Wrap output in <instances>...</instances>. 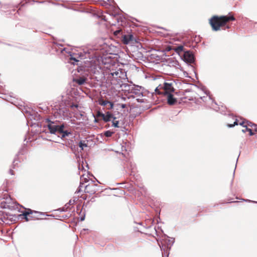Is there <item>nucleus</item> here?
Masks as SVG:
<instances>
[{
	"mask_svg": "<svg viewBox=\"0 0 257 257\" xmlns=\"http://www.w3.org/2000/svg\"><path fill=\"white\" fill-rule=\"evenodd\" d=\"M106 81L112 85H121L123 80L127 79L126 73L124 70L120 68L117 69H112L105 73Z\"/></svg>",
	"mask_w": 257,
	"mask_h": 257,
	"instance_id": "1",
	"label": "nucleus"
},
{
	"mask_svg": "<svg viewBox=\"0 0 257 257\" xmlns=\"http://www.w3.org/2000/svg\"><path fill=\"white\" fill-rule=\"evenodd\" d=\"M234 20L235 18L233 16H222L221 17L214 16L210 19L209 23L212 30L214 31H217L220 30L221 27L224 26L228 22Z\"/></svg>",
	"mask_w": 257,
	"mask_h": 257,
	"instance_id": "2",
	"label": "nucleus"
},
{
	"mask_svg": "<svg viewBox=\"0 0 257 257\" xmlns=\"http://www.w3.org/2000/svg\"><path fill=\"white\" fill-rule=\"evenodd\" d=\"M48 124L47 127L49 132L51 134H61V138L69 136L71 133L68 131H64L65 125L64 123L58 125L56 122L51 121L49 119H47Z\"/></svg>",
	"mask_w": 257,
	"mask_h": 257,
	"instance_id": "3",
	"label": "nucleus"
},
{
	"mask_svg": "<svg viewBox=\"0 0 257 257\" xmlns=\"http://www.w3.org/2000/svg\"><path fill=\"white\" fill-rule=\"evenodd\" d=\"M84 175L81 177V182L80 183L79 186L77 189L76 192L77 193L81 191V188L84 187V192L85 193H89L90 194H94L95 192L99 190V186L94 183V182L92 180L88 184L84 185V182L86 183L88 182V180L87 178H82Z\"/></svg>",
	"mask_w": 257,
	"mask_h": 257,
	"instance_id": "4",
	"label": "nucleus"
},
{
	"mask_svg": "<svg viewBox=\"0 0 257 257\" xmlns=\"http://www.w3.org/2000/svg\"><path fill=\"white\" fill-rule=\"evenodd\" d=\"M22 213L18 216L21 218L25 219L26 221H29L30 219H42L45 216V214L42 212L34 210H28V211H25Z\"/></svg>",
	"mask_w": 257,
	"mask_h": 257,
	"instance_id": "5",
	"label": "nucleus"
},
{
	"mask_svg": "<svg viewBox=\"0 0 257 257\" xmlns=\"http://www.w3.org/2000/svg\"><path fill=\"white\" fill-rule=\"evenodd\" d=\"M19 207L24 209H28L17 202H14L10 197L6 198L1 203V208L2 209H19Z\"/></svg>",
	"mask_w": 257,
	"mask_h": 257,
	"instance_id": "6",
	"label": "nucleus"
},
{
	"mask_svg": "<svg viewBox=\"0 0 257 257\" xmlns=\"http://www.w3.org/2000/svg\"><path fill=\"white\" fill-rule=\"evenodd\" d=\"M142 87L141 86H137L132 89L131 93L134 98H136V100L139 102H145V99L141 98L143 97V93L142 91Z\"/></svg>",
	"mask_w": 257,
	"mask_h": 257,
	"instance_id": "7",
	"label": "nucleus"
},
{
	"mask_svg": "<svg viewBox=\"0 0 257 257\" xmlns=\"http://www.w3.org/2000/svg\"><path fill=\"white\" fill-rule=\"evenodd\" d=\"M182 59L187 64H192L195 62L194 55L193 53L190 51L184 52Z\"/></svg>",
	"mask_w": 257,
	"mask_h": 257,
	"instance_id": "8",
	"label": "nucleus"
},
{
	"mask_svg": "<svg viewBox=\"0 0 257 257\" xmlns=\"http://www.w3.org/2000/svg\"><path fill=\"white\" fill-rule=\"evenodd\" d=\"M97 115L99 117H102V119L105 122H108L110 121V119L111 118H113L114 119H116V117H114L113 114L109 111H107L105 114L103 113L102 112L98 111Z\"/></svg>",
	"mask_w": 257,
	"mask_h": 257,
	"instance_id": "9",
	"label": "nucleus"
},
{
	"mask_svg": "<svg viewBox=\"0 0 257 257\" xmlns=\"http://www.w3.org/2000/svg\"><path fill=\"white\" fill-rule=\"evenodd\" d=\"M174 91V88L171 83L165 82L163 86V90L162 94L167 95Z\"/></svg>",
	"mask_w": 257,
	"mask_h": 257,
	"instance_id": "10",
	"label": "nucleus"
},
{
	"mask_svg": "<svg viewBox=\"0 0 257 257\" xmlns=\"http://www.w3.org/2000/svg\"><path fill=\"white\" fill-rule=\"evenodd\" d=\"M25 152V148L24 147L21 148L18 153L16 154V157L13 162V169H15L16 167L18 166V163L20 162V161L18 160V156L20 155H24Z\"/></svg>",
	"mask_w": 257,
	"mask_h": 257,
	"instance_id": "11",
	"label": "nucleus"
},
{
	"mask_svg": "<svg viewBox=\"0 0 257 257\" xmlns=\"http://www.w3.org/2000/svg\"><path fill=\"white\" fill-rule=\"evenodd\" d=\"M166 64L169 67L178 68L179 62L174 58H169L166 60Z\"/></svg>",
	"mask_w": 257,
	"mask_h": 257,
	"instance_id": "12",
	"label": "nucleus"
},
{
	"mask_svg": "<svg viewBox=\"0 0 257 257\" xmlns=\"http://www.w3.org/2000/svg\"><path fill=\"white\" fill-rule=\"evenodd\" d=\"M167 96V102L169 105H174L177 103V99L175 98L172 93L166 95Z\"/></svg>",
	"mask_w": 257,
	"mask_h": 257,
	"instance_id": "13",
	"label": "nucleus"
},
{
	"mask_svg": "<svg viewBox=\"0 0 257 257\" xmlns=\"http://www.w3.org/2000/svg\"><path fill=\"white\" fill-rule=\"evenodd\" d=\"M134 36L132 34L128 35H124L122 36V41L124 44H127L130 41L134 40Z\"/></svg>",
	"mask_w": 257,
	"mask_h": 257,
	"instance_id": "14",
	"label": "nucleus"
},
{
	"mask_svg": "<svg viewBox=\"0 0 257 257\" xmlns=\"http://www.w3.org/2000/svg\"><path fill=\"white\" fill-rule=\"evenodd\" d=\"M99 104L101 106H106L107 104H109L107 109H111L113 108V104L112 102L107 100H103L100 99L99 100Z\"/></svg>",
	"mask_w": 257,
	"mask_h": 257,
	"instance_id": "15",
	"label": "nucleus"
},
{
	"mask_svg": "<svg viewBox=\"0 0 257 257\" xmlns=\"http://www.w3.org/2000/svg\"><path fill=\"white\" fill-rule=\"evenodd\" d=\"M86 80V78L84 77H79L73 79V81L79 85L84 84Z\"/></svg>",
	"mask_w": 257,
	"mask_h": 257,
	"instance_id": "16",
	"label": "nucleus"
},
{
	"mask_svg": "<svg viewBox=\"0 0 257 257\" xmlns=\"http://www.w3.org/2000/svg\"><path fill=\"white\" fill-rule=\"evenodd\" d=\"M243 127H245V130H242V132L243 133H245L246 132L249 133V136H253L254 135V133L252 132V131L251 129L248 128L247 125H243Z\"/></svg>",
	"mask_w": 257,
	"mask_h": 257,
	"instance_id": "17",
	"label": "nucleus"
},
{
	"mask_svg": "<svg viewBox=\"0 0 257 257\" xmlns=\"http://www.w3.org/2000/svg\"><path fill=\"white\" fill-rule=\"evenodd\" d=\"M7 218L8 217L4 214V212L2 210H0V220L3 222H5Z\"/></svg>",
	"mask_w": 257,
	"mask_h": 257,
	"instance_id": "18",
	"label": "nucleus"
},
{
	"mask_svg": "<svg viewBox=\"0 0 257 257\" xmlns=\"http://www.w3.org/2000/svg\"><path fill=\"white\" fill-rule=\"evenodd\" d=\"M175 51L178 53V54H180V53L181 52H182L184 50V47L182 45H180V46H177L176 48H175Z\"/></svg>",
	"mask_w": 257,
	"mask_h": 257,
	"instance_id": "19",
	"label": "nucleus"
},
{
	"mask_svg": "<svg viewBox=\"0 0 257 257\" xmlns=\"http://www.w3.org/2000/svg\"><path fill=\"white\" fill-rule=\"evenodd\" d=\"M87 146V145L84 142L81 141L79 143V147L81 148L82 150H83L84 147H86Z\"/></svg>",
	"mask_w": 257,
	"mask_h": 257,
	"instance_id": "20",
	"label": "nucleus"
},
{
	"mask_svg": "<svg viewBox=\"0 0 257 257\" xmlns=\"http://www.w3.org/2000/svg\"><path fill=\"white\" fill-rule=\"evenodd\" d=\"M113 134V132L110 131H106L104 132V135L107 138L110 137Z\"/></svg>",
	"mask_w": 257,
	"mask_h": 257,
	"instance_id": "21",
	"label": "nucleus"
},
{
	"mask_svg": "<svg viewBox=\"0 0 257 257\" xmlns=\"http://www.w3.org/2000/svg\"><path fill=\"white\" fill-rule=\"evenodd\" d=\"M247 124L248 126H249L250 127H254V130L255 132H257V125L250 122V121H247Z\"/></svg>",
	"mask_w": 257,
	"mask_h": 257,
	"instance_id": "22",
	"label": "nucleus"
},
{
	"mask_svg": "<svg viewBox=\"0 0 257 257\" xmlns=\"http://www.w3.org/2000/svg\"><path fill=\"white\" fill-rule=\"evenodd\" d=\"M74 202H75L74 200H70L69 202L65 205V207L59 208V209H68L69 206H68V204L70 205L73 204L74 203Z\"/></svg>",
	"mask_w": 257,
	"mask_h": 257,
	"instance_id": "23",
	"label": "nucleus"
},
{
	"mask_svg": "<svg viewBox=\"0 0 257 257\" xmlns=\"http://www.w3.org/2000/svg\"><path fill=\"white\" fill-rule=\"evenodd\" d=\"M110 15L115 18L116 20L117 21V22H119V20L121 19L120 18H118V14L116 13H112L111 14H110Z\"/></svg>",
	"mask_w": 257,
	"mask_h": 257,
	"instance_id": "24",
	"label": "nucleus"
},
{
	"mask_svg": "<svg viewBox=\"0 0 257 257\" xmlns=\"http://www.w3.org/2000/svg\"><path fill=\"white\" fill-rule=\"evenodd\" d=\"M118 124L119 121L113 119L112 125L114 127H119Z\"/></svg>",
	"mask_w": 257,
	"mask_h": 257,
	"instance_id": "25",
	"label": "nucleus"
},
{
	"mask_svg": "<svg viewBox=\"0 0 257 257\" xmlns=\"http://www.w3.org/2000/svg\"><path fill=\"white\" fill-rule=\"evenodd\" d=\"M237 124H238V120L237 119H236L233 124H227V126L228 127H233V126H234L235 125H237Z\"/></svg>",
	"mask_w": 257,
	"mask_h": 257,
	"instance_id": "26",
	"label": "nucleus"
},
{
	"mask_svg": "<svg viewBox=\"0 0 257 257\" xmlns=\"http://www.w3.org/2000/svg\"><path fill=\"white\" fill-rule=\"evenodd\" d=\"M138 108H135L133 109V111L134 112H137V114H135V115L134 116V117H135L137 115L140 114L141 112V111L139 110V111H137V110H138Z\"/></svg>",
	"mask_w": 257,
	"mask_h": 257,
	"instance_id": "27",
	"label": "nucleus"
},
{
	"mask_svg": "<svg viewBox=\"0 0 257 257\" xmlns=\"http://www.w3.org/2000/svg\"><path fill=\"white\" fill-rule=\"evenodd\" d=\"M64 113H65V110L64 109H60L59 110V114H60L61 117L62 116L61 115H62L63 116H64Z\"/></svg>",
	"mask_w": 257,
	"mask_h": 257,
	"instance_id": "28",
	"label": "nucleus"
},
{
	"mask_svg": "<svg viewBox=\"0 0 257 257\" xmlns=\"http://www.w3.org/2000/svg\"><path fill=\"white\" fill-rule=\"evenodd\" d=\"M73 107L78 108V105L77 104H72L70 105V108H73Z\"/></svg>",
	"mask_w": 257,
	"mask_h": 257,
	"instance_id": "29",
	"label": "nucleus"
},
{
	"mask_svg": "<svg viewBox=\"0 0 257 257\" xmlns=\"http://www.w3.org/2000/svg\"><path fill=\"white\" fill-rule=\"evenodd\" d=\"M120 32H121V30H116V31H115L114 32V35L117 36V35H118Z\"/></svg>",
	"mask_w": 257,
	"mask_h": 257,
	"instance_id": "30",
	"label": "nucleus"
},
{
	"mask_svg": "<svg viewBox=\"0 0 257 257\" xmlns=\"http://www.w3.org/2000/svg\"><path fill=\"white\" fill-rule=\"evenodd\" d=\"M155 91L156 93L162 94V92H161L159 91L158 87L156 88V89H155Z\"/></svg>",
	"mask_w": 257,
	"mask_h": 257,
	"instance_id": "31",
	"label": "nucleus"
},
{
	"mask_svg": "<svg viewBox=\"0 0 257 257\" xmlns=\"http://www.w3.org/2000/svg\"><path fill=\"white\" fill-rule=\"evenodd\" d=\"M119 105L122 108H124L126 107L125 104L122 103V104H120Z\"/></svg>",
	"mask_w": 257,
	"mask_h": 257,
	"instance_id": "32",
	"label": "nucleus"
},
{
	"mask_svg": "<svg viewBox=\"0 0 257 257\" xmlns=\"http://www.w3.org/2000/svg\"><path fill=\"white\" fill-rule=\"evenodd\" d=\"M70 59L74 60L76 62L78 61V60H77L75 58L73 57L72 56H71Z\"/></svg>",
	"mask_w": 257,
	"mask_h": 257,
	"instance_id": "33",
	"label": "nucleus"
},
{
	"mask_svg": "<svg viewBox=\"0 0 257 257\" xmlns=\"http://www.w3.org/2000/svg\"><path fill=\"white\" fill-rule=\"evenodd\" d=\"M9 172L12 175H14V171H13V170L12 169H10V170H9Z\"/></svg>",
	"mask_w": 257,
	"mask_h": 257,
	"instance_id": "34",
	"label": "nucleus"
},
{
	"mask_svg": "<svg viewBox=\"0 0 257 257\" xmlns=\"http://www.w3.org/2000/svg\"><path fill=\"white\" fill-rule=\"evenodd\" d=\"M78 169L79 170H83L84 169V167L83 166V165H82L81 167L80 166V165H79V167H78Z\"/></svg>",
	"mask_w": 257,
	"mask_h": 257,
	"instance_id": "35",
	"label": "nucleus"
},
{
	"mask_svg": "<svg viewBox=\"0 0 257 257\" xmlns=\"http://www.w3.org/2000/svg\"><path fill=\"white\" fill-rule=\"evenodd\" d=\"M207 97H205V96H203V97H201L200 98L203 101H205V99Z\"/></svg>",
	"mask_w": 257,
	"mask_h": 257,
	"instance_id": "36",
	"label": "nucleus"
},
{
	"mask_svg": "<svg viewBox=\"0 0 257 257\" xmlns=\"http://www.w3.org/2000/svg\"><path fill=\"white\" fill-rule=\"evenodd\" d=\"M245 201H248V202H252L253 203H257V202H255V201H252L250 200H246Z\"/></svg>",
	"mask_w": 257,
	"mask_h": 257,
	"instance_id": "37",
	"label": "nucleus"
},
{
	"mask_svg": "<svg viewBox=\"0 0 257 257\" xmlns=\"http://www.w3.org/2000/svg\"><path fill=\"white\" fill-rule=\"evenodd\" d=\"M244 122L242 121V122L239 123V125H240L243 126V125H244Z\"/></svg>",
	"mask_w": 257,
	"mask_h": 257,
	"instance_id": "38",
	"label": "nucleus"
},
{
	"mask_svg": "<svg viewBox=\"0 0 257 257\" xmlns=\"http://www.w3.org/2000/svg\"><path fill=\"white\" fill-rule=\"evenodd\" d=\"M84 220V216L81 217L80 220L83 221Z\"/></svg>",
	"mask_w": 257,
	"mask_h": 257,
	"instance_id": "39",
	"label": "nucleus"
},
{
	"mask_svg": "<svg viewBox=\"0 0 257 257\" xmlns=\"http://www.w3.org/2000/svg\"><path fill=\"white\" fill-rule=\"evenodd\" d=\"M189 66H190L191 68H193V66H192V65H190Z\"/></svg>",
	"mask_w": 257,
	"mask_h": 257,
	"instance_id": "40",
	"label": "nucleus"
},
{
	"mask_svg": "<svg viewBox=\"0 0 257 257\" xmlns=\"http://www.w3.org/2000/svg\"><path fill=\"white\" fill-rule=\"evenodd\" d=\"M61 211H64L65 210L64 209H63V210H60Z\"/></svg>",
	"mask_w": 257,
	"mask_h": 257,
	"instance_id": "41",
	"label": "nucleus"
},
{
	"mask_svg": "<svg viewBox=\"0 0 257 257\" xmlns=\"http://www.w3.org/2000/svg\"><path fill=\"white\" fill-rule=\"evenodd\" d=\"M86 167H87V168H88V164H87V163H86Z\"/></svg>",
	"mask_w": 257,
	"mask_h": 257,
	"instance_id": "42",
	"label": "nucleus"
},
{
	"mask_svg": "<svg viewBox=\"0 0 257 257\" xmlns=\"http://www.w3.org/2000/svg\"><path fill=\"white\" fill-rule=\"evenodd\" d=\"M227 29H229V26H227Z\"/></svg>",
	"mask_w": 257,
	"mask_h": 257,
	"instance_id": "43",
	"label": "nucleus"
},
{
	"mask_svg": "<svg viewBox=\"0 0 257 257\" xmlns=\"http://www.w3.org/2000/svg\"><path fill=\"white\" fill-rule=\"evenodd\" d=\"M209 98L210 99H211V97L210 96H209Z\"/></svg>",
	"mask_w": 257,
	"mask_h": 257,
	"instance_id": "44",
	"label": "nucleus"
}]
</instances>
